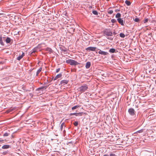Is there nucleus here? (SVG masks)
Returning a JSON list of instances; mask_svg holds the SVG:
<instances>
[{"mask_svg":"<svg viewBox=\"0 0 156 156\" xmlns=\"http://www.w3.org/2000/svg\"><path fill=\"white\" fill-rule=\"evenodd\" d=\"M66 62L68 64H70L71 65H77L80 64V63L76 61L73 59H69L66 60Z\"/></svg>","mask_w":156,"mask_h":156,"instance_id":"obj_1","label":"nucleus"},{"mask_svg":"<svg viewBox=\"0 0 156 156\" xmlns=\"http://www.w3.org/2000/svg\"><path fill=\"white\" fill-rule=\"evenodd\" d=\"M103 34L104 36H112L113 34L110 30L108 29H105L103 31Z\"/></svg>","mask_w":156,"mask_h":156,"instance_id":"obj_2","label":"nucleus"},{"mask_svg":"<svg viewBox=\"0 0 156 156\" xmlns=\"http://www.w3.org/2000/svg\"><path fill=\"white\" fill-rule=\"evenodd\" d=\"M88 88V86L87 85L84 84L82 86L79 88V91L83 93L87 90Z\"/></svg>","mask_w":156,"mask_h":156,"instance_id":"obj_3","label":"nucleus"},{"mask_svg":"<svg viewBox=\"0 0 156 156\" xmlns=\"http://www.w3.org/2000/svg\"><path fill=\"white\" fill-rule=\"evenodd\" d=\"M128 112L130 115L131 116H134L135 115V110L132 108H129L128 110Z\"/></svg>","mask_w":156,"mask_h":156,"instance_id":"obj_4","label":"nucleus"},{"mask_svg":"<svg viewBox=\"0 0 156 156\" xmlns=\"http://www.w3.org/2000/svg\"><path fill=\"white\" fill-rule=\"evenodd\" d=\"M98 50H99V51H96V53H98L99 54L104 55H107L108 54L107 52L101 51L100 49H98Z\"/></svg>","mask_w":156,"mask_h":156,"instance_id":"obj_5","label":"nucleus"},{"mask_svg":"<svg viewBox=\"0 0 156 156\" xmlns=\"http://www.w3.org/2000/svg\"><path fill=\"white\" fill-rule=\"evenodd\" d=\"M97 48L95 47H89L86 48V50L89 51H95Z\"/></svg>","mask_w":156,"mask_h":156,"instance_id":"obj_6","label":"nucleus"},{"mask_svg":"<svg viewBox=\"0 0 156 156\" xmlns=\"http://www.w3.org/2000/svg\"><path fill=\"white\" fill-rule=\"evenodd\" d=\"M83 114V112H81L79 113H71L70 114V116H72L73 115H75L76 116H81Z\"/></svg>","mask_w":156,"mask_h":156,"instance_id":"obj_7","label":"nucleus"},{"mask_svg":"<svg viewBox=\"0 0 156 156\" xmlns=\"http://www.w3.org/2000/svg\"><path fill=\"white\" fill-rule=\"evenodd\" d=\"M117 20L119 24L122 26L124 25V22L123 20L121 18H119L117 19Z\"/></svg>","mask_w":156,"mask_h":156,"instance_id":"obj_8","label":"nucleus"},{"mask_svg":"<svg viewBox=\"0 0 156 156\" xmlns=\"http://www.w3.org/2000/svg\"><path fill=\"white\" fill-rule=\"evenodd\" d=\"M69 81L67 80H63L60 81V83L61 85L63 86L67 84L68 83Z\"/></svg>","mask_w":156,"mask_h":156,"instance_id":"obj_9","label":"nucleus"},{"mask_svg":"<svg viewBox=\"0 0 156 156\" xmlns=\"http://www.w3.org/2000/svg\"><path fill=\"white\" fill-rule=\"evenodd\" d=\"M109 51L111 53H116L117 51L114 48H111L109 50Z\"/></svg>","mask_w":156,"mask_h":156,"instance_id":"obj_10","label":"nucleus"},{"mask_svg":"<svg viewBox=\"0 0 156 156\" xmlns=\"http://www.w3.org/2000/svg\"><path fill=\"white\" fill-rule=\"evenodd\" d=\"M91 63L90 62H86L85 67L86 69H89Z\"/></svg>","mask_w":156,"mask_h":156,"instance_id":"obj_11","label":"nucleus"},{"mask_svg":"<svg viewBox=\"0 0 156 156\" xmlns=\"http://www.w3.org/2000/svg\"><path fill=\"white\" fill-rule=\"evenodd\" d=\"M47 87L46 86H42L39 87L36 89V91H39L40 90H43L44 89H46Z\"/></svg>","mask_w":156,"mask_h":156,"instance_id":"obj_12","label":"nucleus"},{"mask_svg":"<svg viewBox=\"0 0 156 156\" xmlns=\"http://www.w3.org/2000/svg\"><path fill=\"white\" fill-rule=\"evenodd\" d=\"M11 146L9 145L5 144L3 145L2 148L3 149H7L9 148Z\"/></svg>","mask_w":156,"mask_h":156,"instance_id":"obj_13","label":"nucleus"},{"mask_svg":"<svg viewBox=\"0 0 156 156\" xmlns=\"http://www.w3.org/2000/svg\"><path fill=\"white\" fill-rule=\"evenodd\" d=\"M46 51H48L50 54H51L53 52V51L52 50V49L49 48H46Z\"/></svg>","mask_w":156,"mask_h":156,"instance_id":"obj_14","label":"nucleus"},{"mask_svg":"<svg viewBox=\"0 0 156 156\" xmlns=\"http://www.w3.org/2000/svg\"><path fill=\"white\" fill-rule=\"evenodd\" d=\"M62 76V74L61 73H60L57 75L55 78H54V80H57V79L60 78Z\"/></svg>","mask_w":156,"mask_h":156,"instance_id":"obj_15","label":"nucleus"},{"mask_svg":"<svg viewBox=\"0 0 156 156\" xmlns=\"http://www.w3.org/2000/svg\"><path fill=\"white\" fill-rule=\"evenodd\" d=\"M11 41V38L10 37H7L6 40L5 42L7 43H9Z\"/></svg>","mask_w":156,"mask_h":156,"instance_id":"obj_16","label":"nucleus"},{"mask_svg":"<svg viewBox=\"0 0 156 156\" xmlns=\"http://www.w3.org/2000/svg\"><path fill=\"white\" fill-rule=\"evenodd\" d=\"M0 44L2 46L4 45V43L2 41V37L1 36H0Z\"/></svg>","mask_w":156,"mask_h":156,"instance_id":"obj_17","label":"nucleus"},{"mask_svg":"<svg viewBox=\"0 0 156 156\" xmlns=\"http://www.w3.org/2000/svg\"><path fill=\"white\" fill-rule=\"evenodd\" d=\"M37 48H34L31 51L30 54L33 55V54L37 51Z\"/></svg>","mask_w":156,"mask_h":156,"instance_id":"obj_18","label":"nucleus"},{"mask_svg":"<svg viewBox=\"0 0 156 156\" xmlns=\"http://www.w3.org/2000/svg\"><path fill=\"white\" fill-rule=\"evenodd\" d=\"M75 29L73 28H71L69 29V31H70V33L71 34H73L74 32L75 31Z\"/></svg>","mask_w":156,"mask_h":156,"instance_id":"obj_19","label":"nucleus"},{"mask_svg":"<svg viewBox=\"0 0 156 156\" xmlns=\"http://www.w3.org/2000/svg\"><path fill=\"white\" fill-rule=\"evenodd\" d=\"M42 70V68H40L39 69H38L36 72V76H38L39 73Z\"/></svg>","mask_w":156,"mask_h":156,"instance_id":"obj_20","label":"nucleus"},{"mask_svg":"<svg viewBox=\"0 0 156 156\" xmlns=\"http://www.w3.org/2000/svg\"><path fill=\"white\" fill-rule=\"evenodd\" d=\"M125 3L128 6H129L130 5H131V2H130L129 1H128L127 0H126L125 1Z\"/></svg>","mask_w":156,"mask_h":156,"instance_id":"obj_21","label":"nucleus"},{"mask_svg":"<svg viewBox=\"0 0 156 156\" xmlns=\"http://www.w3.org/2000/svg\"><path fill=\"white\" fill-rule=\"evenodd\" d=\"M121 15L119 13H118L115 15V17L116 18H120Z\"/></svg>","mask_w":156,"mask_h":156,"instance_id":"obj_22","label":"nucleus"},{"mask_svg":"<svg viewBox=\"0 0 156 156\" xmlns=\"http://www.w3.org/2000/svg\"><path fill=\"white\" fill-rule=\"evenodd\" d=\"M119 36L120 37H122V38H124L125 36V35L123 33H120L119 34Z\"/></svg>","mask_w":156,"mask_h":156,"instance_id":"obj_23","label":"nucleus"},{"mask_svg":"<svg viewBox=\"0 0 156 156\" xmlns=\"http://www.w3.org/2000/svg\"><path fill=\"white\" fill-rule=\"evenodd\" d=\"M92 12L94 14L96 15H97L98 14V12L96 10H93Z\"/></svg>","mask_w":156,"mask_h":156,"instance_id":"obj_24","label":"nucleus"},{"mask_svg":"<svg viewBox=\"0 0 156 156\" xmlns=\"http://www.w3.org/2000/svg\"><path fill=\"white\" fill-rule=\"evenodd\" d=\"M9 134V133L8 132H5V133L3 135V136H8Z\"/></svg>","mask_w":156,"mask_h":156,"instance_id":"obj_25","label":"nucleus"},{"mask_svg":"<svg viewBox=\"0 0 156 156\" xmlns=\"http://www.w3.org/2000/svg\"><path fill=\"white\" fill-rule=\"evenodd\" d=\"M9 152V151L8 150H7L6 151H3L2 153V154L3 155H6L7 154H8Z\"/></svg>","mask_w":156,"mask_h":156,"instance_id":"obj_26","label":"nucleus"},{"mask_svg":"<svg viewBox=\"0 0 156 156\" xmlns=\"http://www.w3.org/2000/svg\"><path fill=\"white\" fill-rule=\"evenodd\" d=\"M143 129H141L137 131L136 132L134 133H141L143 132Z\"/></svg>","mask_w":156,"mask_h":156,"instance_id":"obj_27","label":"nucleus"},{"mask_svg":"<svg viewBox=\"0 0 156 156\" xmlns=\"http://www.w3.org/2000/svg\"><path fill=\"white\" fill-rule=\"evenodd\" d=\"M111 22L112 23H115L116 22V20L115 19H113L111 20Z\"/></svg>","mask_w":156,"mask_h":156,"instance_id":"obj_28","label":"nucleus"},{"mask_svg":"<svg viewBox=\"0 0 156 156\" xmlns=\"http://www.w3.org/2000/svg\"><path fill=\"white\" fill-rule=\"evenodd\" d=\"M109 156H117V155H115V154L112 153H111L109 154L108 155Z\"/></svg>","mask_w":156,"mask_h":156,"instance_id":"obj_29","label":"nucleus"},{"mask_svg":"<svg viewBox=\"0 0 156 156\" xmlns=\"http://www.w3.org/2000/svg\"><path fill=\"white\" fill-rule=\"evenodd\" d=\"M78 107H79V106L78 105H75V106H74L72 108V110H74Z\"/></svg>","mask_w":156,"mask_h":156,"instance_id":"obj_30","label":"nucleus"},{"mask_svg":"<svg viewBox=\"0 0 156 156\" xmlns=\"http://www.w3.org/2000/svg\"><path fill=\"white\" fill-rule=\"evenodd\" d=\"M64 125V122H63V123H62L61 124V126H60V129H61V131H62V130L63 127V126Z\"/></svg>","mask_w":156,"mask_h":156,"instance_id":"obj_31","label":"nucleus"},{"mask_svg":"<svg viewBox=\"0 0 156 156\" xmlns=\"http://www.w3.org/2000/svg\"><path fill=\"white\" fill-rule=\"evenodd\" d=\"M23 57L20 55L17 57V59L18 61H20L21 59Z\"/></svg>","mask_w":156,"mask_h":156,"instance_id":"obj_32","label":"nucleus"},{"mask_svg":"<svg viewBox=\"0 0 156 156\" xmlns=\"http://www.w3.org/2000/svg\"><path fill=\"white\" fill-rule=\"evenodd\" d=\"M134 20L135 22H139L140 20L139 18L136 17L134 19Z\"/></svg>","mask_w":156,"mask_h":156,"instance_id":"obj_33","label":"nucleus"},{"mask_svg":"<svg viewBox=\"0 0 156 156\" xmlns=\"http://www.w3.org/2000/svg\"><path fill=\"white\" fill-rule=\"evenodd\" d=\"M148 20L149 19L148 18H145L143 21L144 23H146L148 21Z\"/></svg>","mask_w":156,"mask_h":156,"instance_id":"obj_34","label":"nucleus"},{"mask_svg":"<svg viewBox=\"0 0 156 156\" xmlns=\"http://www.w3.org/2000/svg\"><path fill=\"white\" fill-rule=\"evenodd\" d=\"M73 124L75 126H77L78 124V122L77 121H75Z\"/></svg>","mask_w":156,"mask_h":156,"instance_id":"obj_35","label":"nucleus"},{"mask_svg":"<svg viewBox=\"0 0 156 156\" xmlns=\"http://www.w3.org/2000/svg\"><path fill=\"white\" fill-rule=\"evenodd\" d=\"M108 13L111 14H112L113 12V11L112 10H109L108 11Z\"/></svg>","mask_w":156,"mask_h":156,"instance_id":"obj_36","label":"nucleus"},{"mask_svg":"<svg viewBox=\"0 0 156 156\" xmlns=\"http://www.w3.org/2000/svg\"><path fill=\"white\" fill-rule=\"evenodd\" d=\"M106 38L108 39H109L110 40L112 41L113 40V38L112 37H106Z\"/></svg>","mask_w":156,"mask_h":156,"instance_id":"obj_37","label":"nucleus"},{"mask_svg":"<svg viewBox=\"0 0 156 156\" xmlns=\"http://www.w3.org/2000/svg\"><path fill=\"white\" fill-rule=\"evenodd\" d=\"M61 50L64 52H67V50L66 49H62Z\"/></svg>","mask_w":156,"mask_h":156,"instance_id":"obj_38","label":"nucleus"},{"mask_svg":"<svg viewBox=\"0 0 156 156\" xmlns=\"http://www.w3.org/2000/svg\"><path fill=\"white\" fill-rule=\"evenodd\" d=\"M60 70V68H58L56 70V73H58L59 71Z\"/></svg>","mask_w":156,"mask_h":156,"instance_id":"obj_39","label":"nucleus"},{"mask_svg":"<svg viewBox=\"0 0 156 156\" xmlns=\"http://www.w3.org/2000/svg\"><path fill=\"white\" fill-rule=\"evenodd\" d=\"M25 55V54H24V52H22V54L21 55H20L22 57H23Z\"/></svg>","mask_w":156,"mask_h":156,"instance_id":"obj_40","label":"nucleus"},{"mask_svg":"<svg viewBox=\"0 0 156 156\" xmlns=\"http://www.w3.org/2000/svg\"><path fill=\"white\" fill-rule=\"evenodd\" d=\"M119 11H120V10L119 9H116L115 10V12H117Z\"/></svg>","mask_w":156,"mask_h":156,"instance_id":"obj_41","label":"nucleus"},{"mask_svg":"<svg viewBox=\"0 0 156 156\" xmlns=\"http://www.w3.org/2000/svg\"><path fill=\"white\" fill-rule=\"evenodd\" d=\"M103 156H108V154H105Z\"/></svg>","mask_w":156,"mask_h":156,"instance_id":"obj_42","label":"nucleus"},{"mask_svg":"<svg viewBox=\"0 0 156 156\" xmlns=\"http://www.w3.org/2000/svg\"><path fill=\"white\" fill-rule=\"evenodd\" d=\"M3 62H1V61L0 62V64H3Z\"/></svg>","mask_w":156,"mask_h":156,"instance_id":"obj_43","label":"nucleus"},{"mask_svg":"<svg viewBox=\"0 0 156 156\" xmlns=\"http://www.w3.org/2000/svg\"><path fill=\"white\" fill-rule=\"evenodd\" d=\"M2 141H3V140H1L0 139V142Z\"/></svg>","mask_w":156,"mask_h":156,"instance_id":"obj_44","label":"nucleus"},{"mask_svg":"<svg viewBox=\"0 0 156 156\" xmlns=\"http://www.w3.org/2000/svg\"><path fill=\"white\" fill-rule=\"evenodd\" d=\"M30 95H31V96H33V95H32V94H30Z\"/></svg>","mask_w":156,"mask_h":156,"instance_id":"obj_45","label":"nucleus"},{"mask_svg":"<svg viewBox=\"0 0 156 156\" xmlns=\"http://www.w3.org/2000/svg\"><path fill=\"white\" fill-rule=\"evenodd\" d=\"M66 14H67V13H65V16H66Z\"/></svg>","mask_w":156,"mask_h":156,"instance_id":"obj_46","label":"nucleus"},{"mask_svg":"<svg viewBox=\"0 0 156 156\" xmlns=\"http://www.w3.org/2000/svg\"><path fill=\"white\" fill-rule=\"evenodd\" d=\"M155 153H156V151L155 150Z\"/></svg>","mask_w":156,"mask_h":156,"instance_id":"obj_47","label":"nucleus"},{"mask_svg":"<svg viewBox=\"0 0 156 156\" xmlns=\"http://www.w3.org/2000/svg\"><path fill=\"white\" fill-rule=\"evenodd\" d=\"M155 82L156 83V80H155Z\"/></svg>","mask_w":156,"mask_h":156,"instance_id":"obj_48","label":"nucleus"},{"mask_svg":"<svg viewBox=\"0 0 156 156\" xmlns=\"http://www.w3.org/2000/svg\"><path fill=\"white\" fill-rule=\"evenodd\" d=\"M108 156H109L108 154Z\"/></svg>","mask_w":156,"mask_h":156,"instance_id":"obj_49","label":"nucleus"}]
</instances>
